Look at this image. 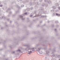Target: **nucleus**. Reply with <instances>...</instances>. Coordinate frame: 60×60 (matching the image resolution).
Segmentation results:
<instances>
[{
    "label": "nucleus",
    "mask_w": 60,
    "mask_h": 60,
    "mask_svg": "<svg viewBox=\"0 0 60 60\" xmlns=\"http://www.w3.org/2000/svg\"><path fill=\"white\" fill-rule=\"evenodd\" d=\"M17 6L18 8V10L15 11V14L12 15V17H14V16H15V15H16V14H17V13L20 12L19 11V10L20 9V7H19V6Z\"/></svg>",
    "instance_id": "f257e3e1"
},
{
    "label": "nucleus",
    "mask_w": 60,
    "mask_h": 60,
    "mask_svg": "<svg viewBox=\"0 0 60 60\" xmlns=\"http://www.w3.org/2000/svg\"><path fill=\"white\" fill-rule=\"evenodd\" d=\"M24 46H27V47L26 49V50H26V51H27L28 50V49H29V47H30V46H29V45H24Z\"/></svg>",
    "instance_id": "f03ea898"
},
{
    "label": "nucleus",
    "mask_w": 60,
    "mask_h": 60,
    "mask_svg": "<svg viewBox=\"0 0 60 60\" xmlns=\"http://www.w3.org/2000/svg\"><path fill=\"white\" fill-rule=\"evenodd\" d=\"M43 10H44V9L43 8H41V9H38V11L39 13H41V12H42V11Z\"/></svg>",
    "instance_id": "7ed1b4c3"
},
{
    "label": "nucleus",
    "mask_w": 60,
    "mask_h": 60,
    "mask_svg": "<svg viewBox=\"0 0 60 60\" xmlns=\"http://www.w3.org/2000/svg\"><path fill=\"white\" fill-rule=\"evenodd\" d=\"M19 18H20L21 19H22V20H24L25 19V18H23V16H22V15H20L19 16Z\"/></svg>",
    "instance_id": "20e7f679"
},
{
    "label": "nucleus",
    "mask_w": 60,
    "mask_h": 60,
    "mask_svg": "<svg viewBox=\"0 0 60 60\" xmlns=\"http://www.w3.org/2000/svg\"><path fill=\"white\" fill-rule=\"evenodd\" d=\"M31 49L32 50H33V49H34V48H30V47H29V49H28V50L27 51H28V50H31Z\"/></svg>",
    "instance_id": "39448f33"
},
{
    "label": "nucleus",
    "mask_w": 60,
    "mask_h": 60,
    "mask_svg": "<svg viewBox=\"0 0 60 60\" xmlns=\"http://www.w3.org/2000/svg\"><path fill=\"white\" fill-rule=\"evenodd\" d=\"M45 17L46 18L47 16L46 15H42L41 16V17H40V18H44Z\"/></svg>",
    "instance_id": "423d86ee"
},
{
    "label": "nucleus",
    "mask_w": 60,
    "mask_h": 60,
    "mask_svg": "<svg viewBox=\"0 0 60 60\" xmlns=\"http://www.w3.org/2000/svg\"><path fill=\"white\" fill-rule=\"evenodd\" d=\"M37 51H38V52H39V54H42V51H41V52H40V51H38V50L37 49L36 50Z\"/></svg>",
    "instance_id": "0eeeda50"
},
{
    "label": "nucleus",
    "mask_w": 60,
    "mask_h": 60,
    "mask_svg": "<svg viewBox=\"0 0 60 60\" xmlns=\"http://www.w3.org/2000/svg\"><path fill=\"white\" fill-rule=\"evenodd\" d=\"M44 4L45 5V7H48V4L47 3H46L45 4L44 3Z\"/></svg>",
    "instance_id": "6e6552de"
},
{
    "label": "nucleus",
    "mask_w": 60,
    "mask_h": 60,
    "mask_svg": "<svg viewBox=\"0 0 60 60\" xmlns=\"http://www.w3.org/2000/svg\"><path fill=\"white\" fill-rule=\"evenodd\" d=\"M11 10V9L10 8H8V9L6 11V12H8V11L9 10Z\"/></svg>",
    "instance_id": "1a4fd4ad"
},
{
    "label": "nucleus",
    "mask_w": 60,
    "mask_h": 60,
    "mask_svg": "<svg viewBox=\"0 0 60 60\" xmlns=\"http://www.w3.org/2000/svg\"><path fill=\"white\" fill-rule=\"evenodd\" d=\"M39 16V14H38V15H36L35 16L33 17V18H34V17H38Z\"/></svg>",
    "instance_id": "9d476101"
},
{
    "label": "nucleus",
    "mask_w": 60,
    "mask_h": 60,
    "mask_svg": "<svg viewBox=\"0 0 60 60\" xmlns=\"http://www.w3.org/2000/svg\"><path fill=\"white\" fill-rule=\"evenodd\" d=\"M32 25H33V23H31L29 25V26L30 27H31V26H32Z\"/></svg>",
    "instance_id": "9b49d317"
},
{
    "label": "nucleus",
    "mask_w": 60,
    "mask_h": 60,
    "mask_svg": "<svg viewBox=\"0 0 60 60\" xmlns=\"http://www.w3.org/2000/svg\"><path fill=\"white\" fill-rule=\"evenodd\" d=\"M3 56H4L2 58L1 57H0V58H1V59H4V57L5 56V55H3Z\"/></svg>",
    "instance_id": "f8f14e48"
},
{
    "label": "nucleus",
    "mask_w": 60,
    "mask_h": 60,
    "mask_svg": "<svg viewBox=\"0 0 60 60\" xmlns=\"http://www.w3.org/2000/svg\"><path fill=\"white\" fill-rule=\"evenodd\" d=\"M56 49L55 48H54L53 49V50H52V51H53V52H56Z\"/></svg>",
    "instance_id": "ddd939ff"
},
{
    "label": "nucleus",
    "mask_w": 60,
    "mask_h": 60,
    "mask_svg": "<svg viewBox=\"0 0 60 60\" xmlns=\"http://www.w3.org/2000/svg\"><path fill=\"white\" fill-rule=\"evenodd\" d=\"M56 16H60V14L57 13H56Z\"/></svg>",
    "instance_id": "4468645a"
},
{
    "label": "nucleus",
    "mask_w": 60,
    "mask_h": 60,
    "mask_svg": "<svg viewBox=\"0 0 60 60\" xmlns=\"http://www.w3.org/2000/svg\"><path fill=\"white\" fill-rule=\"evenodd\" d=\"M16 51H17V52H18V51H19V52H21V50H20L19 49L18 50H17Z\"/></svg>",
    "instance_id": "2eb2a0df"
},
{
    "label": "nucleus",
    "mask_w": 60,
    "mask_h": 60,
    "mask_svg": "<svg viewBox=\"0 0 60 60\" xmlns=\"http://www.w3.org/2000/svg\"><path fill=\"white\" fill-rule=\"evenodd\" d=\"M48 3L49 4H50L51 3V1L50 0H49Z\"/></svg>",
    "instance_id": "dca6fc26"
},
{
    "label": "nucleus",
    "mask_w": 60,
    "mask_h": 60,
    "mask_svg": "<svg viewBox=\"0 0 60 60\" xmlns=\"http://www.w3.org/2000/svg\"><path fill=\"white\" fill-rule=\"evenodd\" d=\"M30 10V8H27L26 9V10L28 11H29V10Z\"/></svg>",
    "instance_id": "f3484780"
},
{
    "label": "nucleus",
    "mask_w": 60,
    "mask_h": 60,
    "mask_svg": "<svg viewBox=\"0 0 60 60\" xmlns=\"http://www.w3.org/2000/svg\"><path fill=\"white\" fill-rule=\"evenodd\" d=\"M26 14H27V12L25 13H24V14H23V15L24 16V15H26Z\"/></svg>",
    "instance_id": "a211bd4d"
},
{
    "label": "nucleus",
    "mask_w": 60,
    "mask_h": 60,
    "mask_svg": "<svg viewBox=\"0 0 60 60\" xmlns=\"http://www.w3.org/2000/svg\"><path fill=\"white\" fill-rule=\"evenodd\" d=\"M43 12L44 13V14H45V13H46V12H47L46 11H43Z\"/></svg>",
    "instance_id": "6ab92c4d"
},
{
    "label": "nucleus",
    "mask_w": 60,
    "mask_h": 60,
    "mask_svg": "<svg viewBox=\"0 0 60 60\" xmlns=\"http://www.w3.org/2000/svg\"><path fill=\"white\" fill-rule=\"evenodd\" d=\"M15 24H17V25H18V22L17 21H15Z\"/></svg>",
    "instance_id": "aec40b11"
},
{
    "label": "nucleus",
    "mask_w": 60,
    "mask_h": 60,
    "mask_svg": "<svg viewBox=\"0 0 60 60\" xmlns=\"http://www.w3.org/2000/svg\"><path fill=\"white\" fill-rule=\"evenodd\" d=\"M9 14H10V15H11L12 14V12L11 11H10V12H9Z\"/></svg>",
    "instance_id": "412c9836"
},
{
    "label": "nucleus",
    "mask_w": 60,
    "mask_h": 60,
    "mask_svg": "<svg viewBox=\"0 0 60 60\" xmlns=\"http://www.w3.org/2000/svg\"><path fill=\"white\" fill-rule=\"evenodd\" d=\"M36 5H39V4L38 3V2H36Z\"/></svg>",
    "instance_id": "4be33fe9"
},
{
    "label": "nucleus",
    "mask_w": 60,
    "mask_h": 60,
    "mask_svg": "<svg viewBox=\"0 0 60 60\" xmlns=\"http://www.w3.org/2000/svg\"><path fill=\"white\" fill-rule=\"evenodd\" d=\"M55 23H56V24L58 23V21H56L55 22Z\"/></svg>",
    "instance_id": "5701e85b"
},
{
    "label": "nucleus",
    "mask_w": 60,
    "mask_h": 60,
    "mask_svg": "<svg viewBox=\"0 0 60 60\" xmlns=\"http://www.w3.org/2000/svg\"><path fill=\"white\" fill-rule=\"evenodd\" d=\"M52 8L53 9H56V7L55 6L52 7Z\"/></svg>",
    "instance_id": "b1692460"
},
{
    "label": "nucleus",
    "mask_w": 60,
    "mask_h": 60,
    "mask_svg": "<svg viewBox=\"0 0 60 60\" xmlns=\"http://www.w3.org/2000/svg\"><path fill=\"white\" fill-rule=\"evenodd\" d=\"M56 6H58L59 4H58V3H56Z\"/></svg>",
    "instance_id": "393cba45"
},
{
    "label": "nucleus",
    "mask_w": 60,
    "mask_h": 60,
    "mask_svg": "<svg viewBox=\"0 0 60 60\" xmlns=\"http://www.w3.org/2000/svg\"><path fill=\"white\" fill-rule=\"evenodd\" d=\"M7 16L8 17H11V15L9 14Z\"/></svg>",
    "instance_id": "a878e982"
},
{
    "label": "nucleus",
    "mask_w": 60,
    "mask_h": 60,
    "mask_svg": "<svg viewBox=\"0 0 60 60\" xmlns=\"http://www.w3.org/2000/svg\"><path fill=\"white\" fill-rule=\"evenodd\" d=\"M30 10H32L33 9V7H31L30 8Z\"/></svg>",
    "instance_id": "bb28decb"
},
{
    "label": "nucleus",
    "mask_w": 60,
    "mask_h": 60,
    "mask_svg": "<svg viewBox=\"0 0 60 60\" xmlns=\"http://www.w3.org/2000/svg\"><path fill=\"white\" fill-rule=\"evenodd\" d=\"M51 11L52 12H54V10H52Z\"/></svg>",
    "instance_id": "cd10ccee"
},
{
    "label": "nucleus",
    "mask_w": 60,
    "mask_h": 60,
    "mask_svg": "<svg viewBox=\"0 0 60 60\" xmlns=\"http://www.w3.org/2000/svg\"><path fill=\"white\" fill-rule=\"evenodd\" d=\"M45 3H47V2H48V0H45Z\"/></svg>",
    "instance_id": "c85d7f7f"
},
{
    "label": "nucleus",
    "mask_w": 60,
    "mask_h": 60,
    "mask_svg": "<svg viewBox=\"0 0 60 60\" xmlns=\"http://www.w3.org/2000/svg\"><path fill=\"white\" fill-rule=\"evenodd\" d=\"M26 1H23V4H26Z\"/></svg>",
    "instance_id": "c756f323"
},
{
    "label": "nucleus",
    "mask_w": 60,
    "mask_h": 60,
    "mask_svg": "<svg viewBox=\"0 0 60 60\" xmlns=\"http://www.w3.org/2000/svg\"><path fill=\"white\" fill-rule=\"evenodd\" d=\"M36 12H37V11L36 10H35L34 11V13H36Z\"/></svg>",
    "instance_id": "7c9ffc66"
},
{
    "label": "nucleus",
    "mask_w": 60,
    "mask_h": 60,
    "mask_svg": "<svg viewBox=\"0 0 60 60\" xmlns=\"http://www.w3.org/2000/svg\"><path fill=\"white\" fill-rule=\"evenodd\" d=\"M31 15H32V16H33V15H34V13H33L32 12V13H31Z\"/></svg>",
    "instance_id": "2f4dec72"
},
{
    "label": "nucleus",
    "mask_w": 60,
    "mask_h": 60,
    "mask_svg": "<svg viewBox=\"0 0 60 60\" xmlns=\"http://www.w3.org/2000/svg\"><path fill=\"white\" fill-rule=\"evenodd\" d=\"M42 0H39V2H42Z\"/></svg>",
    "instance_id": "473e14b6"
},
{
    "label": "nucleus",
    "mask_w": 60,
    "mask_h": 60,
    "mask_svg": "<svg viewBox=\"0 0 60 60\" xmlns=\"http://www.w3.org/2000/svg\"><path fill=\"white\" fill-rule=\"evenodd\" d=\"M44 4H42V6H44V5H44Z\"/></svg>",
    "instance_id": "72a5a7b5"
},
{
    "label": "nucleus",
    "mask_w": 60,
    "mask_h": 60,
    "mask_svg": "<svg viewBox=\"0 0 60 60\" xmlns=\"http://www.w3.org/2000/svg\"><path fill=\"white\" fill-rule=\"evenodd\" d=\"M21 6L22 7H24V5H21Z\"/></svg>",
    "instance_id": "f704fd0d"
},
{
    "label": "nucleus",
    "mask_w": 60,
    "mask_h": 60,
    "mask_svg": "<svg viewBox=\"0 0 60 60\" xmlns=\"http://www.w3.org/2000/svg\"><path fill=\"white\" fill-rule=\"evenodd\" d=\"M26 2H29V0H26Z\"/></svg>",
    "instance_id": "c9c22d12"
},
{
    "label": "nucleus",
    "mask_w": 60,
    "mask_h": 60,
    "mask_svg": "<svg viewBox=\"0 0 60 60\" xmlns=\"http://www.w3.org/2000/svg\"><path fill=\"white\" fill-rule=\"evenodd\" d=\"M47 49V47H45L44 48V49H45L46 50Z\"/></svg>",
    "instance_id": "e433bc0d"
},
{
    "label": "nucleus",
    "mask_w": 60,
    "mask_h": 60,
    "mask_svg": "<svg viewBox=\"0 0 60 60\" xmlns=\"http://www.w3.org/2000/svg\"><path fill=\"white\" fill-rule=\"evenodd\" d=\"M52 27H54V24H52Z\"/></svg>",
    "instance_id": "4c0bfd02"
},
{
    "label": "nucleus",
    "mask_w": 60,
    "mask_h": 60,
    "mask_svg": "<svg viewBox=\"0 0 60 60\" xmlns=\"http://www.w3.org/2000/svg\"><path fill=\"white\" fill-rule=\"evenodd\" d=\"M46 52L47 53H49V52L48 51H46Z\"/></svg>",
    "instance_id": "58836bf2"
},
{
    "label": "nucleus",
    "mask_w": 60,
    "mask_h": 60,
    "mask_svg": "<svg viewBox=\"0 0 60 60\" xmlns=\"http://www.w3.org/2000/svg\"><path fill=\"white\" fill-rule=\"evenodd\" d=\"M28 52H29V53H30H30H32V51H29Z\"/></svg>",
    "instance_id": "ea45409f"
},
{
    "label": "nucleus",
    "mask_w": 60,
    "mask_h": 60,
    "mask_svg": "<svg viewBox=\"0 0 60 60\" xmlns=\"http://www.w3.org/2000/svg\"><path fill=\"white\" fill-rule=\"evenodd\" d=\"M38 49L39 50H38V51H40V50H41V48H38Z\"/></svg>",
    "instance_id": "a19ab883"
},
{
    "label": "nucleus",
    "mask_w": 60,
    "mask_h": 60,
    "mask_svg": "<svg viewBox=\"0 0 60 60\" xmlns=\"http://www.w3.org/2000/svg\"><path fill=\"white\" fill-rule=\"evenodd\" d=\"M43 39V37H42L40 39V40H42Z\"/></svg>",
    "instance_id": "79ce46f5"
},
{
    "label": "nucleus",
    "mask_w": 60,
    "mask_h": 60,
    "mask_svg": "<svg viewBox=\"0 0 60 60\" xmlns=\"http://www.w3.org/2000/svg\"><path fill=\"white\" fill-rule=\"evenodd\" d=\"M25 38V37L24 36L22 38V39H24Z\"/></svg>",
    "instance_id": "37998d69"
},
{
    "label": "nucleus",
    "mask_w": 60,
    "mask_h": 60,
    "mask_svg": "<svg viewBox=\"0 0 60 60\" xmlns=\"http://www.w3.org/2000/svg\"><path fill=\"white\" fill-rule=\"evenodd\" d=\"M45 59H47V57L46 56L45 57Z\"/></svg>",
    "instance_id": "c03bdc74"
},
{
    "label": "nucleus",
    "mask_w": 60,
    "mask_h": 60,
    "mask_svg": "<svg viewBox=\"0 0 60 60\" xmlns=\"http://www.w3.org/2000/svg\"><path fill=\"white\" fill-rule=\"evenodd\" d=\"M0 7H2L3 6V5L2 4H1L0 5Z\"/></svg>",
    "instance_id": "a18cd8bd"
},
{
    "label": "nucleus",
    "mask_w": 60,
    "mask_h": 60,
    "mask_svg": "<svg viewBox=\"0 0 60 60\" xmlns=\"http://www.w3.org/2000/svg\"><path fill=\"white\" fill-rule=\"evenodd\" d=\"M7 20H8V21H9V20H10V19L8 18V19H7Z\"/></svg>",
    "instance_id": "49530a36"
},
{
    "label": "nucleus",
    "mask_w": 60,
    "mask_h": 60,
    "mask_svg": "<svg viewBox=\"0 0 60 60\" xmlns=\"http://www.w3.org/2000/svg\"><path fill=\"white\" fill-rule=\"evenodd\" d=\"M15 51L12 52V53H13V54H14V53H15Z\"/></svg>",
    "instance_id": "de8ad7c7"
},
{
    "label": "nucleus",
    "mask_w": 60,
    "mask_h": 60,
    "mask_svg": "<svg viewBox=\"0 0 60 60\" xmlns=\"http://www.w3.org/2000/svg\"><path fill=\"white\" fill-rule=\"evenodd\" d=\"M12 45H10V46H9V47H10V48H11V47H12Z\"/></svg>",
    "instance_id": "09e8293b"
},
{
    "label": "nucleus",
    "mask_w": 60,
    "mask_h": 60,
    "mask_svg": "<svg viewBox=\"0 0 60 60\" xmlns=\"http://www.w3.org/2000/svg\"><path fill=\"white\" fill-rule=\"evenodd\" d=\"M31 52H29L28 53V54H31Z\"/></svg>",
    "instance_id": "8fccbe9b"
},
{
    "label": "nucleus",
    "mask_w": 60,
    "mask_h": 60,
    "mask_svg": "<svg viewBox=\"0 0 60 60\" xmlns=\"http://www.w3.org/2000/svg\"><path fill=\"white\" fill-rule=\"evenodd\" d=\"M52 56L53 57L55 56V55L53 54V55H52Z\"/></svg>",
    "instance_id": "3c124183"
},
{
    "label": "nucleus",
    "mask_w": 60,
    "mask_h": 60,
    "mask_svg": "<svg viewBox=\"0 0 60 60\" xmlns=\"http://www.w3.org/2000/svg\"><path fill=\"white\" fill-rule=\"evenodd\" d=\"M58 8L59 9V10H60V7H59Z\"/></svg>",
    "instance_id": "603ef678"
},
{
    "label": "nucleus",
    "mask_w": 60,
    "mask_h": 60,
    "mask_svg": "<svg viewBox=\"0 0 60 60\" xmlns=\"http://www.w3.org/2000/svg\"><path fill=\"white\" fill-rule=\"evenodd\" d=\"M32 16H33V15H31L30 16V17H32Z\"/></svg>",
    "instance_id": "864d4df0"
},
{
    "label": "nucleus",
    "mask_w": 60,
    "mask_h": 60,
    "mask_svg": "<svg viewBox=\"0 0 60 60\" xmlns=\"http://www.w3.org/2000/svg\"><path fill=\"white\" fill-rule=\"evenodd\" d=\"M34 51H35V50H32V52H34Z\"/></svg>",
    "instance_id": "5fc2aeb1"
},
{
    "label": "nucleus",
    "mask_w": 60,
    "mask_h": 60,
    "mask_svg": "<svg viewBox=\"0 0 60 60\" xmlns=\"http://www.w3.org/2000/svg\"><path fill=\"white\" fill-rule=\"evenodd\" d=\"M3 29V27H1V29L2 30Z\"/></svg>",
    "instance_id": "6e6d98bb"
},
{
    "label": "nucleus",
    "mask_w": 60,
    "mask_h": 60,
    "mask_svg": "<svg viewBox=\"0 0 60 60\" xmlns=\"http://www.w3.org/2000/svg\"><path fill=\"white\" fill-rule=\"evenodd\" d=\"M0 12H2V10H0Z\"/></svg>",
    "instance_id": "4d7b16f0"
},
{
    "label": "nucleus",
    "mask_w": 60,
    "mask_h": 60,
    "mask_svg": "<svg viewBox=\"0 0 60 60\" xmlns=\"http://www.w3.org/2000/svg\"><path fill=\"white\" fill-rule=\"evenodd\" d=\"M35 8H36V7H37V5L35 6Z\"/></svg>",
    "instance_id": "13d9d810"
},
{
    "label": "nucleus",
    "mask_w": 60,
    "mask_h": 60,
    "mask_svg": "<svg viewBox=\"0 0 60 60\" xmlns=\"http://www.w3.org/2000/svg\"><path fill=\"white\" fill-rule=\"evenodd\" d=\"M56 30H57L56 29H55V31H56Z\"/></svg>",
    "instance_id": "bf43d9fd"
},
{
    "label": "nucleus",
    "mask_w": 60,
    "mask_h": 60,
    "mask_svg": "<svg viewBox=\"0 0 60 60\" xmlns=\"http://www.w3.org/2000/svg\"><path fill=\"white\" fill-rule=\"evenodd\" d=\"M45 24H44L42 26H45Z\"/></svg>",
    "instance_id": "052dcab7"
},
{
    "label": "nucleus",
    "mask_w": 60,
    "mask_h": 60,
    "mask_svg": "<svg viewBox=\"0 0 60 60\" xmlns=\"http://www.w3.org/2000/svg\"><path fill=\"white\" fill-rule=\"evenodd\" d=\"M4 16H2V19H3V18H4Z\"/></svg>",
    "instance_id": "680f3d73"
},
{
    "label": "nucleus",
    "mask_w": 60,
    "mask_h": 60,
    "mask_svg": "<svg viewBox=\"0 0 60 60\" xmlns=\"http://www.w3.org/2000/svg\"><path fill=\"white\" fill-rule=\"evenodd\" d=\"M40 23V24H41V23H42V21H41Z\"/></svg>",
    "instance_id": "e2e57ef3"
},
{
    "label": "nucleus",
    "mask_w": 60,
    "mask_h": 60,
    "mask_svg": "<svg viewBox=\"0 0 60 60\" xmlns=\"http://www.w3.org/2000/svg\"><path fill=\"white\" fill-rule=\"evenodd\" d=\"M5 26H6V27H8V25H5Z\"/></svg>",
    "instance_id": "0e129e2a"
},
{
    "label": "nucleus",
    "mask_w": 60,
    "mask_h": 60,
    "mask_svg": "<svg viewBox=\"0 0 60 60\" xmlns=\"http://www.w3.org/2000/svg\"><path fill=\"white\" fill-rule=\"evenodd\" d=\"M17 55H19V53H17Z\"/></svg>",
    "instance_id": "69168bd1"
},
{
    "label": "nucleus",
    "mask_w": 60,
    "mask_h": 60,
    "mask_svg": "<svg viewBox=\"0 0 60 60\" xmlns=\"http://www.w3.org/2000/svg\"><path fill=\"white\" fill-rule=\"evenodd\" d=\"M58 57H59V56H60V55H58Z\"/></svg>",
    "instance_id": "338daca9"
},
{
    "label": "nucleus",
    "mask_w": 60,
    "mask_h": 60,
    "mask_svg": "<svg viewBox=\"0 0 60 60\" xmlns=\"http://www.w3.org/2000/svg\"><path fill=\"white\" fill-rule=\"evenodd\" d=\"M51 60H54V59H52Z\"/></svg>",
    "instance_id": "774afa93"
}]
</instances>
